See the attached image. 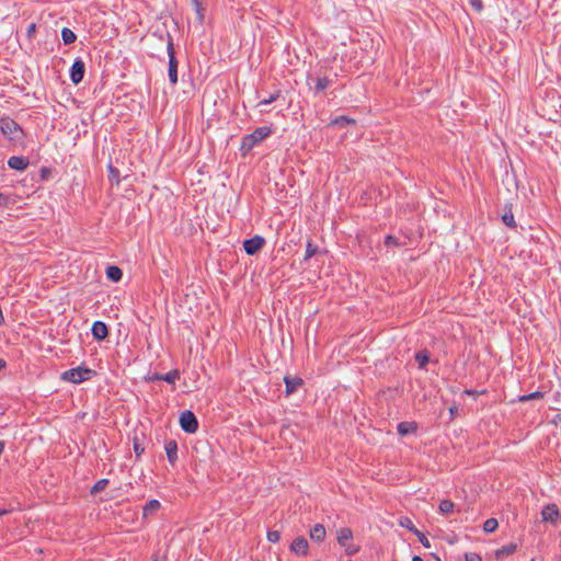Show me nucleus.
<instances>
[{
  "mask_svg": "<svg viewBox=\"0 0 561 561\" xmlns=\"http://www.w3.org/2000/svg\"><path fill=\"white\" fill-rule=\"evenodd\" d=\"M154 36H158L161 42H167V53L169 57V65H168V77L171 82V84L174 87L178 83V59L175 57V49H174V43L173 37L169 32L163 31H156L153 33Z\"/></svg>",
  "mask_w": 561,
  "mask_h": 561,
  "instance_id": "obj_1",
  "label": "nucleus"
},
{
  "mask_svg": "<svg viewBox=\"0 0 561 561\" xmlns=\"http://www.w3.org/2000/svg\"><path fill=\"white\" fill-rule=\"evenodd\" d=\"M273 133L271 126H261L255 128L251 134L244 135L241 139L240 151L242 156H247L256 145L270 137Z\"/></svg>",
  "mask_w": 561,
  "mask_h": 561,
  "instance_id": "obj_2",
  "label": "nucleus"
},
{
  "mask_svg": "<svg viewBox=\"0 0 561 561\" xmlns=\"http://www.w3.org/2000/svg\"><path fill=\"white\" fill-rule=\"evenodd\" d=\"M95 375V370L85 366H78L76 368L65 370L61 374L60 379L67 382L79 385L83 381L92 379Z\"/></svg>",
  "mask_w": 561,
  "mask_h": 561,
  "instance_id": "obj_3",
  "label": "nucleus"
},
{
  "mask_svg": "<svg viewBox=\"0 0 561 561\" xmlns=\"http://www.w3.org/2000/svg\"><path fill=\"white\" fill-rule=\"evenodd\" d=\"M0 130L10 141L21 140L24 136L22 127L9 116H2L0 118Z\"/></svg>",
  "mask_w": 561,
  "mask_h": 561,
  "instance_id": "obj_4",
  "label": "nucleus"
},
{
  "mask_svg": "<svg viewBox=\"0 0 561 561\" xmlns=\"http://www.w3.org/2000/svg\"><path fill=\"white\" fill-rule=\"evenodd\" d=\"M353 531L348 527H342L336 533L337 543L344 548L347 556H354L359 551V547L352 542Z\"/></svg>",
  "mask_w": 561,
  "mask_h": 561,
  "instance_id": "obj_5",
  "label": "nucleus"
},
{
  "mask_svg": "<svg viewBox=\"0 0 561 561\" xmlns=\"http://www.w3.org/2000/svg\"><path fill=\"white\" fill-rule=\"evenodd\" d=\"M180 426L185 433L193 434L198 428L197 417L192 411L186 410L180 415Z\"/></svg>",
  "mask_w": 561,
  "mask_h": 561,
  "instance_id": "obj_6",
  "label": "nucleus"
},
{
  "mask_svg": "<svg viewBox=\"0 0 561 561\" xmlns=\"http://www.w3.org/2000/svg\"><path fill=\"white\" fill-rule=\"evenodd\" d=\"M85 64L81 58H76L70 67V80L73 84H79L84 77Z\"/></svg>",
  "mask_w": 561,
  "mask_h": 561,
  "instance_id": "obj_7",
  "label": "nucleus"
},
{
  "mask_svg": "<svg viewBox=\"0 0 561 561\" xmlns=\"http://www.w3.org/2000/svg\"><path fill=\"white\" fill-rule=\"evenodd\" d=\"M265 244V239L261 236H254L243 241V249L248 255L256 254Z\"/></svg>",
  "mask_w": 561,
  "mask_h": 561,
  "instance_id": "obj_8",
  "label": "nucleus"
},
{
  "mask_svg": "<svg viewBox=\"0 0 561 561\" xmlns=\"http://www.w3.org/2000/svg\"><path fill=\"white\" fill-rule=\"evenodd\" d=\"M309 545L305 537H298L293 540L289 546V550L296 556H307L308 554Z\"/></svg>",
  "mask_w": 561,
  "mask_h": 561,
  "instance_id": "obj_9",
  "label": "nucleus"
},
{
  "mask_svg": "<svg viewBox=\"0 0 561 561\" xmlns=\"http://www.w3.org/2000/svg\"><path fill=\"white\" fill-rule=\"evenodd\" d=\"M91 333L94 340L103 341L108 335V328L105 322L98 320L92 324Z\"/></svg>",
  "mask_w": 561,
  "mask_h": 561,
  "instance_id": "obj_10",
  "label": "nucleus"
},
{
  "mask_svg": "<svg viewBox=\"0 0 561 561\" xmlns=\"http://www.w3.org/2000/svg\"><path fill=\"white\" fill-rule=\"evenodd\" d=\"M560 516L559 507L557 504L551 503L541 510V518L543 522L554 523Z\"/></svg>",
  "mask_w": 561,
  "mask_h": 561,
  "instance_id": "obj_11",
  "label": "nucleus"
},
{
  "mask_svg": "<svg viewBox=\"0 0 561 561\" xmlns=\"http://www.w3.org/2000/svg\"><path fill=\"white\" fill-rule=\"evenodd\" d=\"M284 382H285L286 396H290L294 392H296L300 386H302L304 380L297 376H295V377L285 376Z\"/></svg>",
  "mask_w": 561,
  "mask_h": 561,
  "instance_id": "obj_12",
  "label": "nucleus"
},
{
  "mask_svg": "<svg viewBox=\"0 0 561 561\" xmlns=\"http://www.w3.org/2000/svg\"><path fill=\"white\" fill-rule=\"evenodd\" d=\"M168 461L174 466L178 461V443L173 439L167 440L164 444Z\"/></svg>",
  "mask_w": 561,
  "mask_h": 561,
  "instance_id": "obj_13",
  "label": "nucleus"
},
{
  "mask_svg": "<svg viewBox=\"0 0 561 561\" xmlns=\"http://www.w3.org/2000/svg\"><path fill=\"white\" fill-rule=\"evenodd\" d=\"M30 164V161L26 157H18L12 156L8 160L9 168L16 170V171H24Z\"/></svg>",
  "mask_w": 561,
  "mask_h": 561,
  "instance_id": "obj_14",
  "label": "nucleus"
},
{
  "mask_svg": "<svg viewBox=\"0 0 561 561\" xmlns=\"http://www.w3.org/2000/svg\"><path fill=\"white\" fill-rule=\"evenodd\" d=\"M310 80H312L314 82L313 87H310V89L313 91L314 94L323 92L325 89H328L332 84V81L325 76L311 78Z\"/></svg>",
  "mask_w": 561,
  "mask_h": 561,
  "instance_id": "obj_15",
  "label": "nucleus"
},
{
  "mask_svg": "<svg viewBox=\"0 0 561 561\" xmlns=\"http://www.w3.org/2000/svg\"><path fill=\"white\" fill-rule=\"evenodd\" d=\"M325 528L322 524H316L309 530V537L314 542H322L325 539Z\"/></svg>",
  "mask_w": 561,
  "mask_h": 561,
  "instance_id": "obj_16",
  "label": "nucleus"
},
{
  "mask_svg": "<svg viewBox=\"0 0 561 561\" xmlns=\"http://www.w3.org/2000/svg\"><path fill=\"white\" fill-rule=\"evenodd\" d=\"M397 431L401 436L416 433L417 424L415 422H400L397 426Z\"/></svg>",
  "mask_w": 561,
  "mask_h": 561,
  "instance_id": "obj_17",
  "label": "nucleus"
},
{
  "mask_svg": "<svg viewBox=\"0 0 561 561\" xmlns=\"http://www.w3.org/2000/svg\"><path fill=\"white\" fill-rule=\"evenodd\" d=\"M160 506L161 504L158 500H150L142 508V516L147 518L148 516L153 515Z\"/></svg>",
  "mask_w": 561,
  "mask_h": 561,
  "instance_id": "obj_18",
  "label": "nucleus"
},
{
  "mask_svg": "<svg viewBox=\"0 0 561 561\" xmlns=\"http://www.w3.org/2000/svg\"><path fill=\"white\" fill-rule=\"evenodd\" d=\"M106 277L112 282H119L123 277V272L118 266L111 265L106 268Z\"/></svg>",
  "mask_w": 561,
  "mask_h": 561,
  "instance_id": "obj_19",
  "label": "nucleus"
},
{
  "mask_svg": "<svg viewBox=\"0 0 561 561\" xmlns=\"http://www.w3.org/2000/svg\"><path fill=\"white\" fill-rule=\"evenodd\" d=\"M502 221L505 226L510 228H516V222L511 206H505V213L502 215Z\"/></svg>",
  "mask_w": 561,
  "mask_h": 561,
  "instance_id": "obj_20",
  "label": "nucleus"
},
{
  "mask_svg": "<svg viewBox=\"0 0 561 561\" xmlns=\"http://www.w3.org/2000/svg\"><path fill=\"white\" fill-rule=\"evenodd\" d=\"M516 549H517V546L515 543H510V545L503 546L502 548H500L495 551V557L497 559H501V558L511 556L516 551Z\"/></svg>",
  "mask_w": 561,
  "mask_h": 561,
  "instance_id": "obj_21",
  "label": "nucleus"
},
{
  "mask_svg": "<svg viewBox=\"0 0 561 561\" xmlns=\"http://www.w3.org/2000/svg\"><path fill=\"white\" fill-rule=\"evenodd\" d=\"M430 360V355L426 350L420 351L415 354V362L420 369H424Z\"/></svg>",
  "mask_w": 561,
  "mask_h": 561,
  "instance_id": "obj_22",
  "label": "nucleus"
},
{
  "mask_svg": "<svg viewBox=\"0 0 561 561\" xmlns=\"http://www.w3.org/2000/svg\"><path fill=\"white\" fill-rule=\"evenodd\" d=\"M332 125H336V126H341V127H345L347 125H355L356 124V121L352 117H348V116H345V115H341V116H337L335 117L332 122H331Z\"/></svg>",
  "mask_w": 561,
  "mask_h": 561,
  "instance_id": "obj_23",
  "label": "nucleus"
},
{
  "mask_svg": "<svg viewBox=\"0 0 561 561\" xmlns=\"http://www.w3.org/2000/svg\"><path fill=\"white\" fill-rule=\"evenodd\" d=\"M108 170V180L112 184L118 185L121 183V173L119 170L113 167L111 163L107 165Z\"/></svg>",
  "mask_w": 561,
  "mask_h": 561,
  "instance_id": "obj_24",
  "label": "nucleus"
},
{
  "mask_svg": "<svg viewBox=\"0 0 561 561\" xmlns=\"http://www.w3.org/2000/svg\"><path fill=\"white\" fill-rule=\"evenodd\" d=\"M181 373L179 369H172L167 374H162V381L174 385L180 379Z\"/></svg>",
  "mask_w": 561,
  "mask_h": 561,
  "instance_id": "obj_25",
  "label": "nucleus"
},
{
  "mask_svg": "<svg viewBox=\"0 0 561 561\" xmlns=\"http://www.w3.org/2000/svg\"><path fill=\"white\" fill-rule=\"evenodd\" d=\"M543 397H545V392L540 391V390H537V391L530 392L528 394L519 396L517 401L518 402H527V401H530V400H540Z\"/></svg>",
  "mask_w": 561,
  "mask_h": 561,
  "instance_id": "obj_26",
  "label": "nucleus"
},
{
  "mask_svg": "<svg viewBox=\"0 0 561 561\" xmlns=\"http://www.w3.org/2000/svg\"><path fill=\"white\" fill-rule=\"evenodd\" d=\"M61 38L64 44L69 45L76 42L77 35L68 27L61 30Z\"/></svg>",
  "mask_w": 561,
  "mask_h": 561,
  "instance_id": "obj_27",
  "label": "nucleus"
},
{
  "mask_svg": "<svg viewBox=\"0 0 561 561\" xmlns=\"http://www.w3.org/2000/svg\"><path fill=\"white\" fill-rule=\"evenodd\" d=\"M455 504L450 500H442L438 505L439 513L446 515L454 512Z\"/></svg>",
  "mask_w": 561,
  "mask_h": 561,
  "instance_id": "obj_28",
  "label": "nucleus"
},
{
  "mask_svg": "<svg viewBox=\"0 0 561 561\" xmlns=\"http://www.w3.org/2000/svg\"><path fill=\"white\" fill-rule=\"evenodd\" d=\"M108 483H110L108 479H100V480H98L92 485V488L90 489V493L92 495H95V494L100 493L101 491H103L108 485Z\"/></svg>",
  "mask_w": 561,
  "mask_h": 561,
  "instance_id": "obj_29",
  "label": "nucleus"
},
{
  "mask_svg": "<svg viewBox=\"0 0 561 561\" xmlns=\"http://www.w3.org/2000/svg\"><path fill=\"white\" fill-rule=\"evenodd\" d=\"M499 527V522L496 518H488L484 523H483V530L486 533V534H491L493 531L496 530V528Z\"/></svg>",
  "mask_w": 561,
  "mask_h": 561,
  "instance_id": "obj_30",
  "label": "nucleus"
},
{
  "mask_svg": "<svg viewBox=\"0 0 561 561\" xmlns=\"http://www.w3.org/2000/svg\"><path fill=\"white\" fill-rule=\"evenodd\" d=\"M317 252H318V247L311 240H308V242L306 244V253H305L304 260L308 261L313 255H316Z\"/></svg>",
  "mask_w": 561,
  "mask_h": 561,
  "instance_id": "obj_31",
  "label": "nucleus"
},
{
  "mask_svg": "<svg viewBox=\"0 0 561 561\" xmlns=\"http://www.w3.org/2000/svg\"><path fill=\"white\" fill-rule=\"evenodd\" d=\"M192 2H193L194 11L196 12L198 22L203 23V21H204V9L202 7L201 1L199 0H192Z\"/></svg>",
  "mask_w": 561,
  "mask_h": 561,
  "instance_id": "obj_32",
  "label": "nucleus"
},
{
  "mask_svg": "<svg viewBox=\"0 0 561 561\" xmlns=\"http://www.w3.org/2000/svg\"><path fill=\"white\" fill-rule=\"evenodd\" d=\"M280 95V91L277 90L275 91L274 93L270 94L267 98H264L262 99L260 102H259V105H267V104H271L273 102H275Z\"/></svg>",
  "mask_w": 561,
  "mask_h": 561,
  "instance_id": "obj_33",
  "label": "nucleus"
},
{
  "mask_svg": "<svg viewBox=\"0 0 561 561\" xmlns=\"http://www.w3.org/2000/svg\"><path fill=\"white\" fill-rule=\"evenodd\" d=\"M400 525L407 529H409L410 531H412L413 534H417L416 530L417 528L414 526L413 522L409 518V517H404L400 520Z\"/></svg>",
  "mask_w": 561,
  "mask_h": 561,
  "instance_id": "obj_34",
  "label": "nucleus"
},
{
  "mask_svg": "<svg viewBox=\"0 0 561 561\" xmlns=\"http://www.w3.org/2000/svg\"><path fill=\"white\" fill-rule=\"evenodd\" d=\"M280 539V533L278 530H268L267 531V540L270 542H278Z\"/></svg>",
  "mask_w": 561,
  "mask_h": 561,
  "instance_id": "obj_35",
  "label": "nucleus"
},
{
  "mask_svg": "<svg viewBox=\"0 0 561 561\" xmlns=\"http://www.w3.org/2000/svg\"><path fill=\"white\" fill-rule=\"evenodd\" d=\"M416 533L417 534H414V535L417 537V539L422 543V546L425 548H430L431 543H430V540L427 539V537L419 529L416 530Z\"/></svg>",
  "mask_w": 561,
  "mask_h": 561,
  "instance_id": "obj_36",
  "label": "nucleus"
},
{
  "mask_svg": "<svg viewBox=\"0 0 561 561\" xmlns=\"http://www.w3.org/2000/svg\"><path fill=\"white\" fill-rule=\"evenodd\" d=\"M469 4L471 5V8L477 11V12H481L484 8L483 5V1L482 0H468Z\"/></svg>",
  "mask_w": 561,
  "mask_h": 561,
  "instance_id": "obj_37",
  "label": "nucleus"
},
{
  "mask_svg": "<svg viewBox=\"0 0 561 561\" xmlns=\"http://www.w3.org/2000/svg\"><path fill=\"white\" fill-rule=\"evenodd\" d=\"M385 244L387 247H399L400 245L398 239L396 237H393V236H390V234L386 237Z\"/></svg>",
  "mask_w": 561,
  "mask_h": 561,
  "instance_id": "obj_38",
  "label": "nucleus"
},
{
  "mask_svg": "<svg viewBox=\"0 0 561 561\" xmlns=\"http://www.w3.org/2000/svg\"><path fill=\"white\" fill-rule=\"evenodd\" d=\"M465 561H482V558L480 554H478L476 552H466Z\"/></svg>",
  "mask_w": 561,
  "mask_h": 561,
  "instance_id": "obj_39",
  "label": "nucleus"
},
{
  "mask_svg": "<svg viewBox=\"0 0 561 561\" xmlns=\"http://www.w3.org/2000/svg\"><path fill=\"white\" fill-rule=\"evenodd\" d=\"M134 451L137 457H139L145 451V448L138 443L137 439L134 440Z\"/></svg>",
  "mask_w": 561,
  "mask_h": 561,
  "instance_id": "obj_40",
  "label": "nucleus"
},
{
  "mask_svg": "<svg viewBox=\"0 0 561 561\" xmlns=\"http://www.w3.org/2000/svg\"><path fill=\"white\" fill-rule=\"evenodd\" d=\"M148 380L162 381V374L154 373L153 375L149 376Z\"/></svg>",
  "mask_w": 561,
  "mask_h": 561,
  "instance_id": "obj_41",
  "label": "nucleus"
},
{
  "mask_svg": "<svg viewBox=\"0 0 561 561\" xmlns=\"http://www.w3.org/2000/svg\"><path fill=\"white\" fill-rule=\"evenodd\" d=\"M8 202H9L8 196H5L4 194L0 193V206H7Z\"/></svg>",
  "mask_w": 561,
  "mask_h": 561,
  "instance_id": "obj_42",
  "label": "nucleus"
},
{
  "mask_svg": "<svg viewBox=\"0 0 561 561\" xmlns=\"http://www.w3.org/2000/svg\"><path fill=\"white\" fill-rule=\"evenodd\" d=\"M412 561H423V559L420 556H414Z\"/></svg>",
  "mask_w": 561,
  "mask_h": 561,
  "instance_id": "obj_43",
  "label": "nucleus"
},
{
  "mask_svg": "<svg viewBox=\"0 0 561 561\" xmlns=\"http://www.w3.org/2000/svg\"><path fill=\"white\" fill-rule=\"evenodd\" d=\"M5 366V362L3 359H0V370Z\"/></svg>",
  "mask_w": 561,
  "mask_h": 561,
  "instance_id": "obj_44",
  "label": "nucleus"
},
{
  "mask_svg": "<svg viewBox=\"0 0 561 561\" xmlns=\"http://www.w3.org/2000/svg\"><path fill=\"white\" fill-rule=\"evenodd\" d=\"M465 393L468 394V396L474 394V392L472 390H465Z\"/></svg>",
  "mask_w": 561,
  "mask_h": 561,
  "instance_id": "obj_45",
  "label": "nucleus"
},
{
  "mask_svg": "<svg viewBox=\"0 0 561 561\" xmlns=\"http://www.w3.org/2000/svg\"><path fill=\"white\" fill-rule=\"evenodd\" d=\"M455 411H457V408H456V407H453V408H450V409H449L450 414H454V413H455Z\"/></svg>",
  "mask_w": 561,
  "mask_h": 561,
  "instance_id": "obj_46",
  "label": "nucleus"
},
{
  "mask_svg": "<svg viewBox=\"0 0 561 561\" xmlns=\"http://www.w3.org/2000/svg\"><path fill=\"white\" fill-rule=\"evenodd\" d=\"M7 513H8V511H7V510H0V516L5 515Z\"/></svg>",
  "mask_w": 561,
  "mask_h": 561,
  "instance_id": "obj_47",
  "label": "nucleus"
},
{
  "mask_svg": "<svg viewBox=\"0 0 561 561\" xmlns=\"http://www.w3.org/2000/svg\"><path fill=\"white\" fill-rule=\"evenodd\" d=\"M34 28H35V25H34V24H32V25L30 26V28H28V32H33V31H34Z\"/></svg>",
  "mask_w": 561,
  "mask_h": 561,
  "instance_id": "obj_48",
  "label": "nucleus"
}]
</instances>
